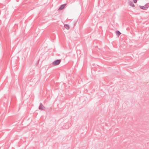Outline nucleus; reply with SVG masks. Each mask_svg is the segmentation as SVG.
I'll list each match as a JSON object with an SVG mask.
<instances>
[{"mask_svg":"<svg viewBox=\"0 0 149 149\" xmlns=\"http://www.w3.org/2000/svg\"><path fill=\"white\" fill-rule=\"evenodd\" d=\"M130 5L132 6V7H134L135 6L133 4V3L132 2H129Z\"/></svg>","mask_w":149,"mask_h":149,"instance_id":"obj_7","label":"nucleus"},{"mask_svg":"<svg viewBox=\"0 0 149 149\" xmlns=\"http://www.w3.org/2000/svg\"><path fill=\"white\" fill-rule=\"evenodd\" d=\"M115 33L118 37H119L121 34V33L118 31H116Z\"/></svg>","mask_w":149,"mask_h":149,"instance_id":"obj_4","label":"nucleus"},{"mask_svg":"<svg viewBox=\"0 0 149 149\" xmlns=\"http://www.w3.org/2000/svg\"><path fill=\"white\" fill-rule=\"evenodd\" d=\"M66 4H63L59 8V10H61L63 9V8L65 7L66 5Z\"/></svg>","mask_w":149,"mask_h":149,"instance_id":"obj_3","label":"nucleus"},{"mask_svg":"<svg viewBox=\"0 0 149 149\" xmlns=\"http://www.w3.org/2000/svg\"><path fill=\"white\" fill-rule=\"evenodd\" d=\"M61 61L60 60H57L53 62L52 64L54 66L57 65L60 63Z\"/></svg>","mask_w":149,"mask_h":149,"instance_id":"obj_1","label":"nucleus"},{"mask_svg":"<svg viewBox=\"0 0 149 149\" xmlns=\"http://www.w3.org/2000/svg\"><path fill=\"white\" fill-rule=\"evenodd\" d=\"M43 108L44 107L43 105L41 104L39 107V109L42 110L43 109Z\"/></svg>","mask_w":149,"mask_h":149,"instance_id":"obj_5","label":"nucleus"},{"mask_svg":"<svg viewBox=\"0 0 149 149\" xmlns=\"http://www.w3.org/2000/svg\"><path fill=\"white\" fill-rule=\"evenodd\" d=\"M64 27L67 29H69L70 28L69 25L68 24H65L64 25Z\"/></svg>","mask_w":149,"mask_h":149,"instance_id":"obj_6","label":"nucleus"},{"mask_svg":"<svg viewBox=\"0 0 149 149\" xmlns=\"http://www.w3.org/2000/svg\"><path fill=\"white\" fill-rule=\"evenodd\" d=\"M133 1L134 3H136L137 2V0H133Z\"/></svg>","mask_w":149,"mask_h":149,"instance_id":"obj_8","label":"nucleus"},{"mask_svg":"<svg viewBox=\"0 0 149 149\" xmlns=\"http://www.w3.org/2000/svg\"><path fill=\"white\" fill-rule=\"evenodd\" d=\"M147 5L146 4V5H145V6H139V7L140 8L143 9V10H146L148 8V7H147L146 6Z\"/></svg>","mask_w":149,"mask_h":149,"instance_id":"obj_2","label":"nucleus"}]
</instances>
